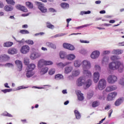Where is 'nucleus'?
<instances>
[{
    "mask_svg": "<svg viewBox=\"0 0 124 124\" xmlns=\"http://www.w3.org/2000/svg\"><path fill=\"white\" fill-rule=\"evenodd\" d=\"M26 4L27 6L29 7V8L31 9L33 7V5H32V4L30 2H26Z\"/></svg>",
    "mask_w": 124,
    "mask_h": 124,
    "instance_id": "45",
    "label": "nucleus"
},
{
    "mask_svg": "<svg viewBox=\"0 0 124 124\" xmlns=\"http://www.w3.org/2000/svg\"><path fill=\"white\" fill-rule=\"evenodd\" d=\"M73 69V67L71 66H67L65 67L64 73H65V74H68V73H70V72L72 71Z\"/></svg>",
    "mask_w": 124,
    "mask_h": 124,
    "instance_id": "22",
    "label": "nucleus"
},
{
    "mask_svg": "<svg viewBox=\"0 0 124 124\" xmlns=\"http://www.w3.org/2000/svg\"><path fill=\"white\" fill-rule=\"evenodd\" d=\"M46 27L48 28V29H54V28H55L54 25L51 24L49 22H47Z\"/></svg>",
    "mask_w": 124,
    "mask_h": 124,
    "instance_id": "47",
    "label": "nucleus"
},
{
    "mask_svg": "<svg viewBox=\"0 0 124 124\" xmlns=\"http://www.w3.org/2000/svg\"><path fill=\"white\" fill-rule=\"evenodd\" d=\"M67 56H66V52H65V51H61L60 52V57L61 59H64V58Z\"/></svg>",
    "mask_w": 124,
    "mask_h": 124,
    "instance_id": "35",
    "label": "nucleus"
},
{
    "mask_svg": "<svg viewBox=\"0 0 124 124\" xmlns=\"http://www.w3.org/2000/svg\"><path fill=\"white\" fill-rule=\"evenodd\" d=\"M119 84L122 86H124V78H123L120 79Z\"/></svg>",
    "mask_w": 124,
    "mask_h": 124,
    "instance_id": "56",
    "label": "nucleus"
},
{
    "mask_svg": "<svg viewBox=\"0 0 124 124\" xmlns=\"http://www.w3.org/2000/svg\"><path fill=\"white\" fill-rule=\"evenodd\" d=\"M123 53H124V50L122 49H114L112 52L113 55H121Z\"/></svg>",
    "mask_w": 124,
    "mask_h": 124,
    "instance_id": "25",
    "label": "nucleus"
},
{
    "mask_svg": "<svg viewBox=\"0 0 124 124\" xmlns=\"http://www.w3.org/2000/svg\"><path fill=\"white\" fill-rule=\"evenodd\" d=\"M74 114L77 120H80L81 119V113H80L79 111L75 110L74 111Z\"/></svg>",
    "mask_w": 124,
    "mask_h": 124,
    "instance_id": "27",
    "label": "nucleus"
},
{
    "mask_svg": "<svg viewBox=\"0 0 124 124\" xmlns=\"http://www.w3.org/2000/svg\"><path fill=\"white\" fill-rule=\"evenodd\" d=\"M118 46H124V42H121V43H119L118 44Z\"/></svg>",
    "mask_w": 124,
    "mask_h": 124,
    "instance_id": "64",
    "label": "nucleus"
},
{
    "mask_svg": "<svg viewBox=\"0 0 124 124\" xmlns=\"http://www.w3.org/2000/svg\"><path fill=\"white\" fill-rule=\"evenodd\" d=\"M108 62H109V57L108 56H105L102 59L101 62L103 65H104L105 64H108Z\"/></svg>",
    "mask_w": 124,
    "mask_h": 124,
    "instance_id": "19",
    "label": "nucleus"
},
{
    "mask_svg": "<svg viewBox=\"0 0 124 124\" xmlns=\"http://www.w3.org/2000/svg\"><path fill=\"white\" fill-rule=\"evenodd\" d=\"M79 74H80V70H74L72 72V75L74 77H76L78 76V75H79Z\"/></svg>",
    "mask_w": 124,
    "mask_h": 124,
    "instance_id": "32",
    "label": "nucleus"
},
{
    "mask_svg": "<svg viewBox=\"0 0 124 124\" xmlns=\"http://www.w3.org/2000/svg\"><path fill=\"white\" fill-rule=\"evenodd\" d=\"M69 45H70V44L67 43H64L63 44V47L65 49H68V48L69 47Z\"/></svg>",
    "mask_w": 124,
    "mask_h": 124,
    "instance_id": "55",
    "label": "nucleus"
},
{
    "mask_svg": "<svg viewBox=\"0 0 124 124\" xmlns=\"http://www.w3.org/2000/svg\"><path fill=\"white\" fill-rule=\"evenodd\" d=\"M122 103H123V99L120 98L116 101L115 105L116 106H119V105H121Z\"/></svg>",
    "mask_w": 124,
    "mask_h": 124,
    "instance_id": "36",
    "label": "nucleus"
},
{
    "mask_svg": "<svg viewBox=\"0 0 124 124\" xmlns=\"http://www.w3.org/2000/svg\"><path fill=\"white\" fill-rule=\"evenodd\" d=\"M15 63L16 64L19 69V71H21V70H22V68L23 67V63L22 62L19 60H16L15 61Z\"/></svg>",
    "mask_w": 124,
    "mask_h": 124,
    "instance_id": "20",
    "label": "nucleus"
},
{
    "mask_svg": "<svg viewBox=\"0 0 124 124\" xmlns=\"http://www.w3.org/2000/svg\"><path fill=\"white\" fill-rule=\"evenodd\" d=\"M76 58V56H75V55L73 54H70L67 55L66 58L69 61H73V60H75V58Z\"/></svg>",
    "mask_w": 124,
    "mask_h": 124,
    "instance_id": "26",
    "label": "nucleus"
},
{
    "mask_svg": "<svg viewBox=\"0 0 124 124\" xmlns=\"http://www.w3.org/2000/svg\"><path fill=\"white\" fill-rule=\"evenodd\" d=\"M4 66H6L7 67H13V66H14V65H13V64H12V63H7L4 65Z\"/></svg>",
    "mask_w": 124,
    "mask_h": 124,
    "instance_id": "52",
    "label": "nucleus"
},
{
    "mask_svg": "<svg viewBox=\"0 0 124 124\" xmlns=\"http://www.w3.org/2000/svg\"><path fill=\"white\" fill-rule=\"evenodd\" d=\"M92 78V75L89 76V75L87 74H84V76L79 77L76 81V84L78 87H82V86H84L85 82L87 79H90Z\"/></svg>",
    "mask_w": 124,
    "mask_h": 124,
    "instance_id": "3",
    "label": "nucleus"
},
{
    "mask_svg": "<svg viewBox=\"0 0 124 124\" xmlns=\"http://www.w3.org/2000/svg\"><path fill=\"white\" fill-rule=\"evenodd\" d=\"M30 52V46L28 45L22 46L20 48V52L21 54H28Z\"/></svg>",
    "mask_w": 124,
    "mask_h": 124,
    "instance_id": "7",
    "label": "nucleus"
},
{
    "mask_svg": "<svg viewBox=\"0 0 124 124\" xmlns=\"http://www.w3.org/2000/svg\"><path fill=\"white\" fill-rule=\"evenodd\" d=\"M10 59L9 56L6 54H2L0 55V62H4L9 61Z\"/></svg>",
    "mask_w": 124,
    "mask_h": 124,
    "instance_id": "10",
    "label": "nucleus"
},
{
    "mask_svg": "<svg viewBox=\"0 0 124 124\" xmlns=\"http://www.w3.org/2000/svg\"><path fill=\"white\" fill-rule=\"evenodd\" d=\"M27 87H25L24 86H21L17 87V91H19L20 90H22V89H27Z\"/></svg>",
    "mask_w": 124,
    "mask_h": 124,
    "instance_id": "60",
    "label": "nucleus"
},
{
    "mask_svg": "<svg viewBox=\"0 0 124 124\" xmlns=\"http://www.w3.org/2000/svg\"><path fill=\"white\" fill-rule=\"evenodd\" d=\"M25 42L29 45H33V41L31 40H27L25 41Z\"/></svg>",
    "mask_w": 124,
    "mask_h": 124,
    "instance_id": "51",
    "label": "nucleus"
},
{
    "mask_svg": "<svg viewBox=\"0 0 124 124\" xmlns=\"http://www.w3.org/2000/svg\"><path fill=\"white\" fill-rule=\"evenodd\" d=\"M49 70V68L47 67H43L42 68H41L40 71V74L41 75H44V74H46L48 72V71Z\"/></svg>",
    "mask_w": 124,
    "mask_h": 124,
    "instance_id": "17",
    "label": "nucleus"
},
{
    "mask_svg": "<svg viewBox=\"0 0 124 124\" xmlns=\"http://www.w3.org/2000/svg\"><path fill=\"white\" fill-rule=\"evenodd\" d=\"M18 53V50L15 48H11L8 50V54L9 55H15Z\"/></svg>",
    "mask_w": 124,
    "mask_h": 124,
    "instance_id": "18",
    "label": "nucleus"
},
{
    "mask_svg": "<svg viewBox=\"0 0 124 124\" xmlns=\"http://www.w3.org/2000/svg\"><path fill=\"white\" fill-rule=\"evenodd\" d=\"M55 79L56 80H62V79H63V76L61 74H58L55 75Z\"/></svg>",
    "mask_w": 124,
    "mask_h": 124,
    "instance_id": "33",
    "label": "nucleus"
},
{
    "mask_svg": "<svg viewBox=\"0 0 124 124\" xmlns=\"http://www.w3.org/2000/svg\"><path fill=\"white\" fill-rule=\"evenodd\" d=\"M41 56V55L39 52H33L30 55V59H31V60H35V59H38V58H40Z\"/></svg>",
    "mask_w": 124,
    "mask_h": 124,
    "instance_id": "14",
    "label": "nucleus"
},
{
    "mask_svg": "<svg viewBox=\"0 0 124 124\" xmlns=\"http://www.w3.org/2000/svg\"><path fill=\"white\" fill-rule=\"evenodd\" d=\"M24 63L25 65H29L30 63V59L28 57H25L24 59Z\"/></svg>",
    "mask_w": 124,
    "mask_h": 124,
    "instance_id": "39",
    "label": "nucleus"
},
{
    "mask_svg": "<svg viewBox=\"0 0 124 124\" xmlns=\"http://www.w3.org/2000/svg\"><path fill=\"white\" fill-rule=\"evenodd\" d=\"M69 45H70V44L67 43H64L63 44V47L65 49H68V48L69 47Z\"/></svg>",
    "mask_w": 124,
    "mask_h": 124,
    "instance_id": "54",
    "label": "nucleus"
},
{
    "mask_svg": "<svg viewBox=\"0 0 124 124\" xmlns=\"http://www.w3.org/2000/svg\"><path fill=\"white\" fill-rule=\"evenodd\" d=\"M44 34V32H41L39 33H37L35 34L34 35V36H38L39 35H43Z\"/></svg>",
    "mask_w": 124,
    "mask_h": 124,
    "instance_id": "62",
    "label": "nucleus"
},
{
    "mask_svg": "<svg viewBox=\"0 0 124 124\" xmlns=\"http://www.w3.org/2000/svg\"><path fill=\"white\" fill-rule=\"evenodd\" d=\"M80 54H82L83 55H85V54H87L88 53V51L87 50L85 49H82L81 50H80Z\"/></svg>",
    "mask_w": 124,
    "mask_h": 124,
    "instance_id": "53",
    "label": "nucleus"
},
{
    "mask_svg": "<svg viewBox=\"0 0 124 124\" xmlns=\"http://www.w3.org/2000/svg\"><path fill=\"white\" fill-rule=\"evenodd\" d=\"M111 53V51L109 50H104L103 51V55H108V54H110Z\"/></svg>",
    "mask_w": 124,
    "mask_h": 124,
    "instance_id": "58",
    "label": "nucleus"
},
{
    "mask_svg": "<svg viewBox=\"0 0 124 124\" xmlns=\"http://www.w3.org/2000/svg\"><path fill=\"white\" fill-rule=\"evenodd\" d=\"M109 109H111L110 105H107L105 108V110H109Z\"/></svg>",
    "mask_w": 124,
    "mask_h": 124,
    "instance_id": "63",
    "label": "nucleus"
},
{
    "mask_svg": "<svg viewBox=\"0 0 124 124\" xmlns=\"http://www.w3.org/2000/svg\"><path fill=\"white\" fill-rule=\"evenodd\" d=\"M60 5L63 9H67L68 8H69V4L67 3L62 2Z\"/></svg>",
    "mask_w": 124,
    "mask_h": 124,
    "instance_id": "30",
    "label": "nucleus"
},
{
    "mask_svg": "<svg viewBox=\"0 0 124 124\" xmlns=\"http://www.w3.org/2000/svg\"><path fill=\"white\" fill-rule=\"evenodd\" d=\"M94 69L96 70V71H101V67H100V66L98 64H96L94 65Z\"/></svg>",
    "mask_w": 124,
    "mask_h": 124,
    "instance_id": "42",
    "label": "nucleus"
},
{
    "mask_svg": "<svg viewBox=\"0 0 124 124\" xmlns=\"http://www.w3.org/2000/svg\"><path fill=\"white\" fill-rule=\"evenodd\" d=\"M120 57L118 55H113L110 57L111 61H117V60H120Z\"/></svg>",
    "mask_w": 124,
    "mask_h": 124,
    "instance_id": "37",
    "label": "nucleus"
},
{
    "mask_svg": "<svg viewBox=\"0 0 124 124\" xmlns=\"http://www.w3.org/2000/svg\"><path fill=\"white\" fill-rule=\"evenodd\" d=\"M49 48H52V49H56L57 46H56L55 44H53V43H51V44L50 45V46L49 47Z\"/></svg>",
    "mask_w": 124,
    "mask_h": 124,
    "instance_id": "59",
    "label": "nucleus"
},
{
    "mask_svg": "<svg viewBox=\"0 0 124 124\" xmlns=\"http://www.w3.org/2000/svg\"><path fill=\"white\" fill-rule=\"evenodd\" d=\"M35 3L36 5H37L38 9L42 13H46V12H47V9L46 7H45L44 5L42 4V3L38 2V1H35Z\"/></svg>",
    "mask_w": 124,
    "mask_h": 124,
    "instance_id": "6",
    "label": "nucleus"
},
{
    "mask_svg": "<svg viewBox=\"0 0 124 124\" xmlns=\"http://www.w3.org/2000/svg\"><path fill=\"white\" fill-rule=\"evenodd\" d=\"M70 63H71L70 62H66L65 63L60 62L58 63V65H59V66L64 67V66H66V65H68V64H70Z\"/></svg>",
    "mask_w": 124,
    "mask_h": 124,
    "instance_id": "31",
    "label": "nucleus"
},
{
    "mask_svg": "<svg viewBox=\"0 0 124 124\" xmlns=\"http://www.w3.org/2000/svg\"><path fill=\"white\" fill-rule=\"evenodd\" d=\"M75 47H74V46L70 44V45L69 46V48H68V50L73 51V50H75Z\"/></svg>",
    "mask_w": 124,
    "mask_h": 124,
    "instance_id": "57",
    "label": "nucleus"
},
{
    "mask_svg": "<svg viewBox=\"0 0 124 124\" xmlns=\"http://www.w3.org/2000/svg\"><path fill=\"white\" fill-rule=\"evenodd\" d=\"M4 9L5 11H7V12L12 11V10H13V7H12L11 5H6L4 7Z\"/></svg>",
    "mask_w": 124,
    "mask_h": 124,
    "instance_id": "28",
    "label": "nucleus"
},
{
    "mask_svg": "<svg viewBox=\"0 0 124 124\" xmlns=\"http://www.w3.org/2000/svg\"><path fill=\"white\" fill-rule=\"evenodd\" d=\"M33 75H34V72H33L32 71L26 69V76L27 78H31V77H32V76H33Z\"/></svg>",
    "mask_w": 124,
    "mask_h": 124,
    "instance_id": "21",
    "label": "nucleus"
},
{
    "mask_svg": "<svg viewBox=\"0 0 124 124\" xmlns=\"http://www.w3.org/2000/svg\"><path fill=\"white\" fill-rule=\"evenodd\" d=\"M100 103L98 101H94L93 103L92 106L93 107H97V106H99Z\"/></svg>",
    "mask_w": 124,
    "mask_h": 124,
    "instance_id": "44",
    "label": "nucleus"
},
{
    "mask_svg": "<svg viewBox=\"0 0 124 124\" xmlns=\"http://www.w3.org/2000/svg\"><path fill=\"white\" fill-rule=\"evenodd\" d=\"M16 9H18V10H21V11H23V12H28V9L26 8V7L22 6V5L17 4L16 6Z\"/></svg>",
    "mask_w": 124,
    "mask_h": 124,
    "instance_id": "16",
    "label": "nucleus"
},
{
    "mask_svg": "<svg viewBox=\"0 0 124 124\" xmlns=\"http://www.w3.org/2000/svg\"><path fill=\"white\" fill-rule=\"evenodd\" d=\"M88 79L87 81L84 82V85L83 88L85 90H87V89H89V87L92 86L93 84V81L91 80L90 78H88Z\"/></svg>",
    "mask_w": 124,
    "mask_h": 124,
    "instance_id": "13",
    "label": "nucleus"
},
{
    "mask_svg": "<svg viewBox=\"0 0 124 124\" xmlns=\"http://www.w3.org/2000/svg\"><path fill=\"white\" fill-rule=\"evenodd\" d=\"M13 90L12 89H4L2 90L1 92L3 93H10L11 92H12Z\"/></svg>",
    "mask_w": 124,
    "mask_h": 124,
    "instance_id": "43",
    "label": "nucleus"
},
{
    "mask_svg": "<svg viewBox=\"0 0 124 124\" xmlns=\"http://www.w3.org/2000/svg\"><path fill=\"white\" fill-rule=\"evenodd\" d=\"M106 80L104 78L101 79L98 84V88L100 91H102L106 88Z\"/></svg>",
    "mask_w": 124,
    "mask_h": 124,
    "instance_id": "4",
    "label": "nucleus"
},
{
    "mask_svg": "<svg viewBox=\"0 0 124 124\" xmlns=\"http://www.w3.org/2000/svg\"><path fill=\"white\" fill-rule=\"evenodd\" d=\"M6 2H7L8 4H12L14 5V4H15V2L13 1V0H6Z\"/></svg>",
    "mask_w": 124,
    "mask_h": 124,
    "instance_id": "50",
    "label": "nucleus"
},
{
    "mask_svg": "<svg viewBox=\"0 0 124 124\" xmlns=\"http://www.w3.org/2000/svg\"><path fill=\"white\" fill-rule=\"evenodd\" d=\"M93 93L92 91L89 92L87 94V97L88 98H89V99L90 98H92V97H93Z\"/></svg>",
    "mask_w": 124,
    "mask_h": 124,
    "instance_id": "48",
    "label": "nucleus"
},
{
    "mask_svg": "<svg viewBox=\"0 0 124 124\" xmlns=\"http://www.w3.org/2000/svg\"><path fill=\"white\" fill-rule=\"evenodd\" d=\"M34 68H35V65L33 63H31L28 66L26 69L32 71Z\"/></svg>",
    "mask_w": 124,
    "mask_h": 124,
    "instance_id": "29",
    "label": "nucleus"
},
{
    "mask_svg": "<svg viewBox=\"0 0 124 124\" xmlns=\"http://www.w3.org/2000/svg\"><path fill=\"white\" fill-rule=\"evenodd\" d=\"M76 94L78 96V98L80 101L84 100V94L81 93V91L79 90H77L76 91Z\"/></svg>",
    "mask_w": 124,
    "mask_h": 124,
    "instance_id": "15",
    "label": "nucleus"
},
{
    "mask_svg": "<svg viewBox=\"0 0 124 124\" xmlns=\"http://www.w3.org/2000/svg\"><path fill=\"white\" fill-rule=\"evenodd\" d=\"M100 55V52L98 50H95L91 53V58H92L93 60H95L96 59H98Z\"/></svg>",
    "mask_w": 124,
    "mask_h": 124,
    "instance_id": "8",
    "label": "nucleus"
},
{
    "mask_svg": "<svg viewBox=\"0 0 124 124\" xmlns=\"http://www.w3.org/2000/svg\"><path fill=\"white\" fill-rule=\"evenodd\" d=\"M108 67L111 70H118L119 72L122 73L124 71V64L121 62L116 61L115 62H112L108 64Z\"/></svg>",
    "mask_w": 124,
    "mask_h": 124,
    "instance_id": "1",
    "label": "nucleus"
},
{
    "mask_svg": "<svg viewBox=\"0 0 124 124\" xmlns=\"http://www.w3.org/2000/svg\"><path fill=\"white\" fill-rule=\"evenodd\" d=\"M79 41L80 43H90V41L86 40H80Z\"/></svg>",
    "mask_w": 124,
    "mask_h": 124,
    "instance_id": "61",
    "label": "nucleus"
},
{
    "mask_svg": "<svg viewBox=\"0 0 124 124\" xmlns=\"http://www.w3.org/2000/svg\"><path fill=\"white\" fill-rule=\"evenodd\" d=\"M66 33H59L54 36H52L53 38H57V37H61V36H63V35H66Z\"/></svg>",
    "mask_w": 124,
    "mask_h": 124,
    "instance_id": "40",
    "label": "nucleus"
},
{
    "mask_svg": "<svg viewBox=\"0 0 124 124\" xmlns=\"http://www.w3.org/2000/svg\"><path fill=\"white\" fill-rule=\"evenodd\" d=\"M81 65L83 70V74H88L89 76H92V73H91V71H89V69L92 67L91 62L87 60H83L82 62Z\"/></svg>",
    "mask_w": 124,
    "mask_h": 124,
    "instance_id": "2",
    "label": "nucleus"
},
{
    "mask_svg": "<svg viewBox=\"0 0 124 124\" xmlns=\"http://www.w3.org/2000/svg\"><path fill=\"white\" fill-rule=\"evenodd\" d=\"M44 65H46L45 64V60L42 59L39 61L38 62V68H42V67H44Z\"/></svg>",
    "mask_w": 124,
    "mask_h": 124,
    "instance_id": "24",
    "label": "nucleus"
},
{
    "mask_svg": "<svg viewBox=\"0 0 124 124\" xmlns=\"http://www.w3.org/2000/svg\"><path fill=\"white\" fill-rule=\"evenodd\" d=\"M82 64V62L80 60H76L74 62V66L75 67H80Z\"/></svg>",
    "mask_w": 124,
    "mask_h": 124,
    "instance_id": "23",
    "label": "nucleus"
},
{
    "mask_svg": "<svg viewBox=\"0 0 124 124\" xmlns=\"http://www.w3.org/2000/svg\"><path fill=\"white\" fill-rule=\"evenodd\" d=\"M45 62L46 65H52V64H53V62L51 61L45 60Z\"/></svg>",
    "mask_w": 124,
    "mask_h": 124,
    "instance_id": "46",
    "label": "nucleus"
},
{
    "mask_svg": "<svg viewBox=\"0 0 124 124\" xmlns=\"http://www.w3.org/2000/svg\"><path fill=\"white\" fill-rule=\"evenodd\" d=\"M108 84H115L118 81V78L114 75H109L107 78Z\"/></svg>",
    "mask_w": 124,
    "mask_h": 124,
    "instance_id": "5",
    "label": "nucleus"
},
{
    "mask_svg": "<svg viewBox=\"0 0 124 124\" xmlns=\"http://www.w3.org/2000/svg\"><path fill=\"white\" fill-rule=\"evenodd\" d=\"M13 45V43L11 42H6L3 44L4 47H11Z\"/></svg>",
    "mask_w": 124,
    "mask_h": 124,
    "instance_id": "34",
    "label": "nucleus"
},
{
    "mask_svg": "<svg viewBox=\"0 0 124 124\" xmlns=\"http://www.w3.org/2000/svg\"><path fill=\"white\" fill-rule=\"evenodd\" d=\"M99 77H100V74L98 72H95L93 73V80L95 83H97L99 81Z\"/></svg>",
    "mask_w": 124,
    "mask_h": 124,
    "instance_id": "12",
    "label": "nucleus"
},
{
    "mask_svg": "<svg viewBox=\"0 0 124 124\" xmlns=\"http://www.w3.org/2000/svg\"><path fill=\"white\" fill-rule=\"evenodd\" d=\"M92 25H93V23H91L89 24H85L84 25L76 27V29H77V30H79V29H83V28H86L87 27H89V26H92Z\"/></svg>",
    "mask_w": 124,
    "mask_h": 124,
    "instance_id": "38",
    "label": "nucleus"
},
{
    "mask_svg": "<svg viewBox=\"0 0 124 124\" xmlns=\"http://www.w3.org/2000/svg\"><path fill=\"white\" fill-rule=\"evenodd\" d=\"M55 72V69H51L48 71V74H49V75H53V74H54Z\"/></svg>",
    "mask_w": 124,
    "mask_h": 124,
    "instance_id": "49",
    "label": "nucleus"
},
{
    "mask_svg": "<svg viewBox=\"0 0 124 124\" xmlns=\"http://www.w3.org/2000/svg\"><path fill=\"white\" fill-rule=\"evenodd\" d=\"M117 95V92H112L108 94L107 100L108 101H111V100H113L115 97H116V96Z\"/></svg>",
    "mask_w": 124,
    "mask_h": 124,
    "instance_id": "11",
    "label": "nucleus"
},
{
    "mask_svg": "<svg viewBox=\"0 0 124 124\" xmlns=\"http://www.w3.org/2000/svg\"><path fill=\"white\" fill-rule=\"evenodd\" d=\"M118 89V87L115 85H111L108 86L106 89V92L109 93L110 92H113V91H116Z\"/></svg>",
    "mask_w": 124,
    "mask_h": 124,
    "instance_id": "9",
    "label": "nucleus"
},
{
    "mask_svg": "<svg viewBox=\"0 0 124 124\" xmlns=\"http://www.w3.org/2000/svg\"><path fill=\"white\" fill-rule=\"evenodd\" d=\"M20 33H22V34H29L30 33V32L28 31L27 30H22L20 31Z\"/></svg>",
    "mask_w": 124,
    "mask_h": 124,
    "instance_id": "41",
    "label": "nucleus"
}]
</instances>
